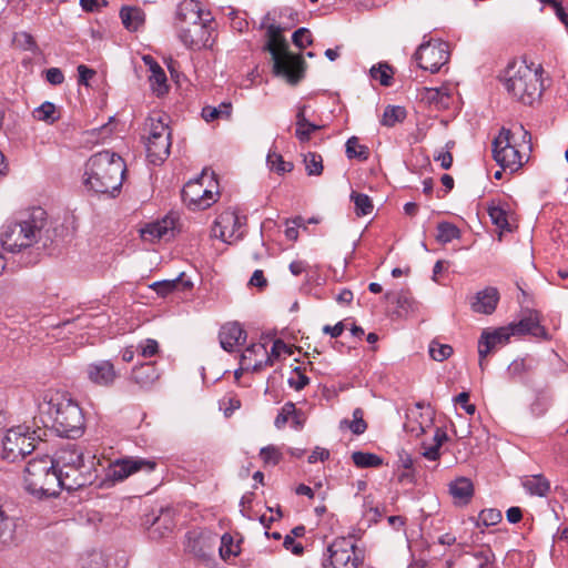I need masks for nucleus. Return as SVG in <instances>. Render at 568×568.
Listing matches in <instances>:
<instances>
[{
    "instance_id": "nucleus-1",
    "label": "nucleus",
    "mask_w": 568,
    "mask_h": 568,
    "mask_svg": "<svg viewBox=\"0 0 568 568\" xmlns=\"http://www.w3.org/2000/svg\"><path fill=\"white\" fill-rule=\"evenodd\" d=\"M49 223L47 212L42 207H33L13 221L2 225L0 241L2 247L10 253H36L47 247Z\"/></svg>"
},
{
    "instance_id": "nucleus-2",
    "label": "nucleus",
    "mask_w": 568,
    "mask_h": 568,
    "mask_svg": "<svg viewBox=\"0 0 568 568\" xmlns=\"http://www.w3.org/2000/svg\"><path fill=\"white\" fill-rule=\"evenodd\" d=\"M176 28L181 42L193 50L211 47L214 20L196 0H183L176 9Z\"/></svg>"
},
{
    "instance_id": "nucleus-3",
    "label": "nucleus",
    "mask_w": 568,
    "mask_h": 568,
    "mask_svg": "<svg viewBox=\"0 0 568 568\" xmlns=\"http://www.w3.org/2000/svg\"><path fill=\"white\" fill-rule=\"evenodd\" d=\"M124 173L123 159L105 150L91 155L85 162L83 184L94 193L114 195L122 186Z\"/></svg>"
},
{
    "instance_id": "nucleus-4",
    "label": "nucleus",
    "mask_w": 568,
    "mask_h": 568,
    "mask_svg": "<svg viewBox=\"0 0 568 568\" xmlns=\"http://www.w3.org/2000/svg\"><path fill=\"white\" fill-rule=\"evenodd\" d=\"M291 26L276 23L275 19L271 18V13H267L262 21L267 37L265 50L272 55L274 73L284 78L288 83L296 84L304 75L305 61L301 55L288 51V44L282 36V32Z\"/></svg>"
},
{
    "instance_id": "nucleus-5",
    "label": "nucleus",
    "mask_w": 568,
    "mask_h": 568,
    "mask_svg": "<svg viewBox=\"0 0 568 568\" xmlns=\"http://www.w3.org/2000/svg\"><path fill=\"white\" fill-rule=\"evenodd\" d=\"M531 135L519 125L516 131L501 128L493 141V156L503 171H518L529 160Z\"/></svg>"
},
{
    "instance_id": "nucleus-6",
    "label": "nucleus",
    "mask_w": 568,
    "mask_h": 568,
    "mask_svg": "<svg viewBox=\"0 0 568 568\" xmlns=\"http://www.w3.org/2000/svg\"><path fill=\"white\" fill-rule=\"evenodd\" d=\"M49 415L52 427L60 436L75 438L81 436L84 427L82 409L71 398L55 394L48 402L39 405V409Z\"/></svg>"
},
{
    "instance_id": "nucleus-7",
    "label": "nucleus",
    "mask_w": 568,
    "mask_h": 568,
    "mask_svg": "<svg viewBox=\"0 0 568 568\" xmlns=\"http://www.w3.org/2000/svg\"><path fill=\"white\" fill-rule=\"evenodd\" d=\"M58 470L53 458L45 455L31 459L24 470L26 488L39 497H52L59 494Z\"/></svg>"
},
{
    "instance_id": "nucleus-8",
    "label": "nucleus",
    "mask_w": 568,
    "mask_h": 568,
    "mask_svg": "<svg viewBox=\"0 0 568 568\" xmlns=\"http://www.w3.org/2000/svg\"><path fill=\"white\" fill-rule=\"evenodd\" d=\"M505 87L508 93L526 105H531L541 95L539 74L526 64L510 65L507 69Z\"/></svg>"
},
{
    "instance_id": "nucleus-9",
    "label": "nucleus",
    "mask_w": 568,
    "mask_h": 568,
    "mask_svg": "<svg viewBox=\"0 0 568 568\" xmlns=\"http://www.w3.org/2000/svg\"><path fill=\"white\" fill-rule=\"evenodd\" d=\"M145 126L146 156L151 163L162 164L169 158L172 144L168 115L153 113L148 118Z\"/></svg>"
},
{
    "instance_id": "nucleus-10",
    "label": "nucleus",
    "mask_w": 568,
    "mask_h": 568,
    "mask_svg": "<svg viewBox=\"0 0 568 568\" xmlns=\"http://www.w3.org/2000/svg\"><path fill=\"white\" fill-rule=\"evenodd\" d=\"M38 436L27 425L9 428L1 438V457L16 463L36 449Z\"/></svg>"
},
{
    "instance_id": "nucleus-11",
    "label": "nucleus",
    "mask_w": 568,
    "mask_h": 568,
    "mask_svg": "<svg viewBox=\"0 0 568 568\" xmlns=\"http://www.w3.org/2000/svg\"><path fill=\"white\" fill-rule=\"evenodd\" d=\"M363 557L353 537H337L327 547L323 568H358Z\"/></svg>"
},
{
    "instance_id": "nucleus-12",
    "label": "nucleus",
    "mask_w": 568,
    "mask_h": 568,
    "mask_svg": "<svg viewBox=\"0 0 568 568\" xmlns=\"http://www.w3.org/2000/svg\"><path fill=\"white\" fill-rule=\"evenodd\" d=\"M245 215H241L235 209H227L216 217L212 233L213 236L222 242L233 244L241 241L246 233Z\"/></svg>"
},
{
    "instance_id": "nucleus-13",
    "label": "nucleus",
    "mask_w": 568,
    "mask_h": 568,
    "mask_svg": "<svg viewBox=\"0 0 568 568\" xmlns=\"http://www.w3.org/2000/svg\"><path fill=\"white\" fill-rule=\"evenodd\" d=\"M205 171L199 179L189 181L182 190V200L191 210H205L217 201L219 192L204 185Z\"/></svg>"
},
{
    "instance_id": "nucleus-14",
    "label": "nucleus",
    "mask_w": 568,
    "mask_h": 568,
    "mask_svg": "<svg viewBox=\"0 0 568 568\" xmlns=\"http://www.w3.org/2000/svg\"><path fill=\"white\" fill-rule=\"evenodd\" d=\"M155 466L154 460L141 457L119 458L108 466L103 483H119L141 470L151 473Z\"/></svg>"
},
{
    "instance_id": "nucleus-15",
    "label": "nucleus",
    "mask_w": 568,
    "mask_h": 568,
    "mask_svg": "<svg viewBox=\"0 0 568 568\" xmlns=\"http://www.w3.org/2000/svg\"><path fill=\"white\" fill-rule=\"evenodd\" d=\"M94 459L95 457L92 456L88 458V465L58 470L59 491L61 489L77 490L94 483L98 477Z\"/></svg>"
},
{
    "instance_id": "nucleus-16",
    "label": "nucleus",
    "mask_w": 568,
    "mask_h": 568,
    "mask_svg": "<svg viewBox=\"0 0 568 568\" xmlns=\"http://www.w3.org/2000/svg\"><path fill=\"white\" fill-rule=\"evenodd\" d=\"M415 60L419 68L435 73L449 60L448 43L444 41L422 43L415 52Z\"/></svg>"
},
{
    "instance_id": "nucleus-17",
    "label": "nucleus",
    "mask_w": 568,
    "mask_h": 568,
    "mask_svg": "<svg viewBox=\"0 0 568 568\" xmlns=\"http://www.w3.org/2000/svg\"><path fill=\"white\" fill-rule=\"evenodd\" d=\"M85 374L92 384L102 387L112 386L119 377L113 363L108 359H99L88 364Z\"/></svg>"
},
{
    "instance_id": "nucleus-18",
    "label": "nucleus",
    "mask_w": 568,
    "mask_h": 568,
    "mask_svg": "<svg viewBox=\"0 0 568 568\" xmlns=\"http://www.w3.org/2000/svg\"><path fill=\"white\" fill-rule=\"evenodd\" d=\"M240 365L241 369L260 372L266 366H272L273 361L268 356V351L264 344L254 343L243 351Z\"/></svg>"
},
{
    "instance_id": "nucleus-19",
    "label": "nucleus",
    "mask_w": 568,
    "mask_h": 568,
    "mask_svg": "<svg viewBox=\"0 0 568 568\" xmlns=\"http://www.w3.org/2000/svg\"><path fill=\"white\" fill-rule=\"evenodd\" d=\"M511 336L510 329L507 327H499L493 332L484 331L478 341V354L480 357L479 365L483 367V359L494 349L508 343Z\"/></svg>"
},
{
    "instance_id": "nucleus-20",
    "label": "nucleus",
    "mask_w": 568,
    "mask_h": 568,
    "mask_svg": "<svg viewBox=\"0 0 568 568\" xmlns=\"http://www.w3.org/2000/svg\"><path fill=\"white\" fill-rule=\"evenodd\" d=\"M175 220L171 216L146 224L141 230V236L144 241L155 242L160 240H170L174 236Z\"/></svg>"
},
{
    "instance_id": "nucleus-21",
    "label": "nucleus",
    "mask_w": 568,
    "mask_h": 568,
    "mask_svg": "<svg viewBox=\"0 0 568 568\" xmlns=\"http://www.w3.org/2000/svg\"><path fill=\"white\" fill-rule=\"evenodd\" d=\"M499 292L496 287L488 286L478 291L470 301V307L475 313L490 315L495 312L499 302Z\"/></svg>"
},
{
    "instance_id": "nucleus-22",
    "label": "nucleus",
    "mask_w": 568,
    "mask_h": 568,
    "mask_svg": "<svg viewBox=\"0 0 568 568\" xmlns=\"http://www.w3.org/2000/svg\"><path fill=\"white\" fill-rule=\"evenodd\" d=\"M219 339L221 347L231 353L246 341V332L237 322L226 323L220 329Z\"/></svg>"
},
{
    "instance_id": "nucleus-23",
    "label": "nucleus",
    "mask_w": 568,
    "mask_h": 568,
    "mask_svg": "<svg viewBox=\"0 0 568 568\" xmlns=\"http://www.w3.org/2000/svg\"><path fill=\"white\" fill-rule=\"evenodd\" d=\"M424 405L417 403L414 408L407 413V420L404 425L405 429L418 437L426 433V429L432 425V414L427 413L425 416L422 413Z\"/></svg>"
},
{
    "instance_id": "nucleus-24",
    "label": "nucleus",
    "mask_w": 568,
    "mask_h": 568,
    "mask_svg": "<svg viewBox=\"0 0 568 568\" xmlns=\"http://www.w3.org/2000/svg\"><path fill=\"white\" fill-rule=\"evenodd\" d=\"M57 470H61L69 467L88 465V460L84 459L83 452L75 445L68 444L61 448L55 458L53 459Z\"/></svg>"
},
{
    "instance_id": "nucleus-25",
    "label": "nucleus",
    "mask_w": 568,
    "mask_h": 568,
    "mask_svg": "<svg viewBox=\"0 0 568 568\" xmlns=\"http://www.w3.org/2000/svg\"><path fill=\"white\" fill-rule=\"evenodd\" d=\"M160 378V373L158 372L155 365L153 363H144L139 366L133 367L131 373V379L141 388V389H150Z\"/></svg>"
},
{
    "instance_id": "nucleus-26",
    "label": "nucleus",
    "mask_w": 568,
    "mask_h": 568,
    "mask_svg": "<svg viewBox=\"0 0 568 568\" xmlns=\"http://www.w3.org/2000/svg\"><path fill=\"white\" fill-rule=\"evenodd\" d=\"M192 286L193 283L190 280H184V273H180V275L173 280H163L152 283L150 288L158 295L165 297L175 291H187L192 288Z\"/></svg>"
},
{
    "instance_id": "nucleus-27",
    "label": "nucleus",
    "mask_w": 568,
    "mask_h": 568,
    "mask_svg": "<svg viewBox=\"0 0 568 568\" xmlns=\"http://www.w3.org/2000/svg\"><path fill=\"white\" fill-rule=\"evenodd\" d=\"M186 550L199 558H204L211 549V537L204 532L190 531L186 535Z\"/></svg>"
},
{
    "instance_id": "nucleus-28",
    "label": "nucleus",
    "mask_w": 568,
    "mask_h": 568,
    "mask_svg": "<svg viewBox=\"0 0 568 568\" xmlns=\"http://www.w3.org/2000/svg\"><path fill=\"white\" fill-rule=\"evenodd\" d=\"M449 494L456 504L467 505L474 495V485L467 477H458L449 484Z\"/></svg>"
},
{
    "instance_id": "nucleus-29",
    "label": "nucleus",
    "mask_w": 568,
    "mask_h": 568,
    "mask_svg": "<svg viewBox=\"0 0 568 568\" xmlns=\"http://www.w3.org/2000/svg\"><path fill=\"white\" fill-rule=\"evenodd\" d=\"M508 328L513 335L531 334L537 337H546L545 328L539 324L537 315H530L518 323L510 324Z\"/></svg>"
},
{
    "instance_id": "nucleus-30",
    "label": "nucleus",
    "mask_w": 568,
    "mask_h": 568,
    "mask_svg": "<svg viewBox=\"0 0 568 568\" xmlns=\"http://www.w3.org/2000/svg\"><path fill=\"white\" fill-rule=\"evenodd\" d=\"M524 489L531 496L545 497L550 491V483L542 475H527L520 479Z\"/></svg>"
},
{
    "instance_id": "nucleus-31",
    "label": "nucleus",
    "mask_w": 568,
    "mask_h": 568,
    "mask_svg": "<svg viewBox=\"0 0 568 568\" xmlns=\"http://www.w3.org/2000/svg\"><path fill=\"white\" fill-rule=\"evenodd\" d=\"M120 18L129 31H136L144 23V12L136 7H122Z\"/></svg>"
},
{
    "instance_id": "nucleus-32",
    "label": "nucleus",
    "mask_w": 568,
    "mask_h": 568,
    "mask_svg": "<svg viewBox=\"0 0 568 568\" xmlns=\"http://www.w3.org/2000/svg\"><path fill=\"white\" fill-rule=\"evenodd\" d=\"M232 113V104L230 102H222L217 106L206 105L202 109V118L206 122L216 119H229Z\"/></svg>"
},
{
    "instance_id": "nucleus-33",
    "label": "nucleus",
    "mask_w": 568,
    "mask_h": 568,
    "mask_svg": "<svg viewBox=\"0 0 568 568\" xmlns=\"http://www.w3.org/2000/svg\"><path fill=\"white\" fill-rule=\"evenodd\" d=\"M407 112L404 106L387 105L384 110L381 123L384 126L392 128L406 119Z\"/></svg>"
},
{
    "instance_id": "nucleus-34",
    "label": "nucleus",
    "mask_w": 568,
    "mask_h": 568,
    "mask_svg": "<svg viewBox=\"0 0 568 568\" xmlns=\"http://www.w3.org/2000/svg\"><path fill=\"white\" fill-rule=\"evenodd\" d=\"M352 460L358 468H375L383 465V459L373 453L354 452Z\"/></svg>"
},
{
    "instance_id": "nucleus-35",
    "label": "nucleus",
    "mask_w": 568,
    "mask_h": 568,
    "mask_svg": "<svg viewBox=\"0 0 568 568\" xmlns=\"http://www.w3.org/2000/svg\"><path fill=\"white\" fill-rule=\"evenodd\" d=\"M33 116L38 121L53 124L59 119V112L52 102L45 101L34 109Z\"/></svg>"
},
{
    "instance_id": "nucleus-36",
    "label": "nucleus",
    "mask_w": 568,
    "mask_h": 568,
    "mask_svg": "<svg viewBox=\"0 0 568 568\" xmlns=\"http://www.w3.org/2000/svg\"><path fill=\"white\" fill-rule=\"evenodd\" d=\"M384 298L386 301H389V302L396 304V306L399 310H403L404 312L410 311L413 308V305H414L413 297L408 293H406L404 291L387 292L384 295Z\"/></svg>"
},
{
    "instance_id": "nucleus-37",
    "label": "nucleus",
    "mask_w": 568,
    "mask_h": 568,
    "mask_svg": "<svg viewBox=\"0 0 568 568\" xmlns=\"http://www.w3.org/2000/svg\"><path fill=\"white\" fill-rule=\"evenodd\" d=\"M81 568H106V559L101 551L91 550L80 558Z\"/></svg>"
},
{
    "instance_id": "nucleus-38",
    "label": "nucleus",
    "mask_w": 568,
    "mask_h": 568,
    "mask_svg": "<svg viewBox=\"0 0 568 568\" xmlns=\"http://www.w3.org/2000/svg\"><path fill=\"white\" fill-rule=\"evenodd\" d=\"M460 236L459 229L449 223V222H442L437 225V235L436 239L438 242L446 244L452 242L455 239H458Z\"/></svg>"
},
{
    "instance_id": "nucleus-39",
    "label": "nucleus",
    "mask_w": 568,
    "mask_h": 568,
    "mask_svg": "<svg viewBox=\"0 0 568 568\" xmlns=\"http://www.w3.org/2000/svg\"><path fill=\"white\" fill-rule=\"evenodd\" d=\"M351 200L355 204V212L358 216L368 215L373 212L374 205L368 195L364 193L352 192Z\"/></svg>"
},
{
    "instance_id": "nucleus-40",
    "label": "nucleus",
    "mask_w": 568,
    "mask_h": 568,
    "mask_svg": "<svg viewBox=\"0 0 568 568\" xmlns=\"http://www.w3.org/2000/svg\"><path fill=\"white\" fill-rule=\"evenodd\" d=\"M488 215L493 224L496 225L498 229L509 231L507 212L505 209L493 203L488 206Z\"/></svg>"
},
{
    "instance_id": "nucleus-41",
    "label": "nucleus",
    "mask_w": 568,
    "mask_h": 568,
    "mask_svg": "<svg viewBox=\"0 0 568 568\" xmlns=\"http://www.w3.org/2000/svg\"><path fill=\"white\" fill-rule=\"evenodd\" d=\"M305 170L308 175H321L323 173V159L315 152H308L304 155Z\"/></svg>"
},
{
    "instance_id": "nucleus-42",
    "label": "nucleus",
    "mask_w": 568,
    "mask_h": 568,
    "mask_svg": "<svg viewBox=\"0 0 568 568\" xmlns=\"http://www.w3.org/2000/svg\"><path fill=\"white\" fill-rule=\"evenodd\" d=\"M346 155L348 159L366 160L368 158V149L359 144L356 136H352L346 142Z\"/></svg>"
},
{
    "instance_id": "nucleus-43",
    "label": "nucleus",
    "mask_w": 568,
    "mask_h": 568,
    "mask_svg": "<svg viewBox=\"0 0 568 568\" xmlns=\"http://www.w3.org/2000/svg\"><path fill=\"white\" fill-rule=\"evenodd\" d=\"M267 164L272 171L280 174L291 172L293 170V163L284 161L282 155L276 152L268 153Z\"/></svg>"
},
{
    "instance_id": "nucleus-44",
    "label": "nucleus",
    "mask_w": 568,
    "mask_h": 568,
    "mask_svg": "<svg viewBox=\"0 0 568 568\" xmlns=\"http://www.w3.org/2000/svg\"><path fill=\"white\" fill-rule=\"evenodd\" d=\"M363 416H364L363 410L361 408H356L353 412V420L352 422L343 420L341 423V426H343L345 424L348 426V428L352 430L353 434L362 435L367 428V424L364 420Z\"/></svg>"
},
{
    "instance_id": "nucleus-45",
    "label": "nucleus",
    "mask_w": 568,
    "mask_h": 568,
    "mask_svg": "<svg viewBox=\"0 0 568 568\" xmlns=\"http://www.w3.org/2000/svg\"><path fill=\"white\" fill-rule=\"evenodd\" d=\"M149 81L151 84L152 90L158 95H163L168 92L169 85H168V79L164 70L156 71L154 74L149 75Z\"/></svg>"
},
{
    "instance_id": "nucleus-46",
    "label": "nucleus",
    "mask_w": 568,
    "mask_h": 568,
    "mask_svg": "<svg viewBox=\"0 0 568 568\" xmlns=\"http://www.w3.org/2000/svg\"><path fill=\"white\" fill-rule=\"evenodd\" d=\"M453 354V347L447 344H440L433 341L429 344V355L434 361L443 362Z\"/></svg>"
},
{
    "instance_id": "nucleus-47",
    "label": "nucleus",
    "mask_w": 568,
    "mask_h": 568,
    "mask_svg": "<svg viewBox=\"0 0 568 568\" xmlns=\"http://www.w3.org/2000/svg\"><path fill=\"white\" fill-rule=\"evenodd\" d=\"M371 75L374 80L379 81L382 85L387 87L392 82L393 72L388 64L379 63L371 69Z\"/></svg>"
},
{
    "instance_id": "nucleus-48",
    "label": "nucleus",
    "mask_w": 568,
    "mask_h": 568,
    "mask_svg": "<svg viewBox=\"0 0 568 568\" xmlns=\"http://www.w3.org/2000/svg\"><path fill=\"white\" fill-rule=\"evenodd\" d=\"M260 456L266 465H277L282 459V453L273 445L263 447L260 452Z\"/></svg>"
},
{
    "instance_id": "nucleus-49",
    "label": "nucleus",
    "mask_w": 568,
    "mask_h": 568,
    "mask_svg": "<svg viewBox=\"0 0 568 568\" xmlns=\"http://www.w3.org/2000/svg\"><path fill=\"white\" fill-rule=\"evenodd\" d=\"M501 518V511L496 508H487L479 513V519L486 527L497 525Z\"/></svg>"
},
{
    "instance_id": "nucleus-50",
    "label": "nucleus",
    "mask_w": 568,
    "mask_h": 568,
    "mask_svg": "<svg viewBox=\"0 0 568 568\" xmlns=\"http://www.w3.org/2000/svg\"><path fill=\"white\" fill-rule=\"evenodd\" d=\"M293 414H295V405L292 402L285 403L274 420L275 427L283 428Z\"/></svg>"
},
{
    "instance_id": "nucleus-51",
    "label": "nucleus",
    "mask_w": 568,
    "mask_h": 568,
    "mask_svg": "<svg viewBox=\"0 0 568 568\" xmlns=\"http://www.w3.org/2000/svg\"><path fill=\"white\" fill-rule=\"evenodd\" d=\"M13 43L23 50L33 51L37 48L33 37L24 31L14 33Z\"/></svg>"
},
{
    "instance_id": "nucleus-52",
    "label": "nucleus",
    "mask_w": 568,
    "mask_h": 568,
    "mask_svg": "<svg viewBox=\"0 0 568 568\" xmlns=\"http://www.w3.org/2000/svg\"><path fill=\"white\" fill-rule=\"evenodd\" d=\"M293 43L300 49L311 45L313 42L312 34L308 29L300 28L292 36Z\"/></svg>"
},
{
    "instance_id": "nucleus-53",
    "label": "nucleus",
    "mask_w": 568,
    "mask_h": 568,
    "mask_svg": "<svg viewBox=\"0 0 568 568\" xmlns=\"http://www.w3.org/2000/svg\"><path fill=\"white\" fill-rule=\"evenodd\" d=\"M320 129L321 126L314 123H311L302 128H296L295 136L301 143H306L311 140L312 134Z\"/></svg>"
},
{
    "instance_id": "nucleus-54",
    "label": "nucleus",
    "mask_w": 568,
    "mask_h": 568,
    "mask_svg": "<svg viewBox=\"0 0 568 568\" xmlns=\"http://www.w3.org/2000/svg\"><path fill=\"white\" fill-rule=\"evenodd\" d=\"M551 405V399L546 396H538L531 404V412L536 416H542Z\"/></svg>"
},
{
    "instance_id": "nucleus-55",
    "label": "nucleus",
    "mask_w": 568,
    "mask_h": 568,
    "mask_svg": "<svg viewBox=\"0 0 568 568\" xmlns=\"http://www.w3.org/2000/svg\"><path fill=\"white\" fill-rule=\"evenodd\" d=\"M220 555L222 558L226 559L231 556L237 555V550L234 549L232 537L229 535H224L221 538V547Z\"/></svg>"
},
{
    "instance_id": "nucleus-56",
    "label": "nucleus",
    "mask_w": 568,
    "mask_h": 568,
    "mask_svg": "<svg viewBox=\"0 0 568 568\" xmlns=\"http://www.w3.org/2000/svg\"><path fill=\"white\" fill-rule=\"evenodd\" d=\"M294 373L295 376L288 379V384L292 388L301 390L310 383V379L306 375L302 373L300 367H296L294 369Z\"/></svg>"
},
{
    "instance_id": "nucleus-57",
    "label": "nucleus",
    "mask_w": 568,
    "mask_h": 568,
    "mask_svg": "<svg viewBox=\"0 0 568 568\" xmlns=\"http://www.w3.org/2000/svg\"><path fill=\"white\" fill-rule=\"evenodd\" d=\"M140 354L143 357H152L159 351V344L155 339H146L138 346Z\"/></svg>"
},
{
    "instance_id": "nucleus-58",
    "label": "nucleus",
    "mask_w": 568,
    "mask_h": 568,
    "mask_svg": "<svg viewBox=\"0 0 568 568\" xmlns=\"http://www.w3.org/2000/svg\"><path fill=\"white\" fill-rule=\"evenodd\" d=\"M282 353L292 355L293 351L282 339H275L268 356H271L272 361L274 362V359L278 358Z\"/></svg>"
},
{
    "instance_id": "nucleus-59",
    "label": "nucleus",
    "mask_w": 568,
    "mask_h": 568,
    "mask_svg": "<svg viewBox=\"0 0 568 568\" xmlns=\"http://www.w3.org/2000/svg\"><path fill=\"white\" fill-rule=\"evenodd\" d=\"M95 70L84 65V64H80L78 65V82L79 84L81 85H85L88 87L89 85V81L95 75Z\"/></svg>"
},
{
    "instance_id": "nucleus-60",
    "label": "nucleus",
    "mask_w": 568,
    "mask_h": 568,
    "mask_svg": "<svg viewBox=\"0 0 568 568\" xmlns=\"http://www.w3.org/2000/svg\"><path fill=\"white\" fill-rule=\"evenodd\" d=\"M45 79L50 84L59 85L64 81V75L59 68H50L45 72Z\"/></svg>"
},
{
    "instance_id": "nucleus-61",
    "label": "nucleus",
    "mask_w": 568,
    "mask_h": 568,
    "mask_svg": "<svg viewBox=\"0 0 568 568\" xmlns=\"http://www.w3.org/2000/svg\"><path fill=\"white\" fill-rule=\"evenodd\" d=\"M434 160L440 163L442 169L448 170L453 164V155L449 150H442L434 155Z\"/></svg>"
},
{
    "instance_id": "nucleus-62",
    "label": "nucleus",
    "mask_w": 568,
    "mask_h": 568,
    "mask_svg": "<svg viewBox=\"0 0 568 568\" xmlns=\"http://www.w3.org/2000/svg\"><path fill=\"white\" fill-rule=\"evenodd\" d=\"M468 400L469 394L466 392L458 394L455 398V402L460 404L467 414L473 415L476 410V407L473 404H468Z\"/></svg>"
},
{
    "instance_id": "nucleus-63",
    "label": "nucleus",
    "mask_w": 568,
    "mask_h": 568,
    "mask_svg": "<svg viewBox=\"0 0 568 568\" xmlns=\"http://www.w3.org/2000/svg\"><path fill=\"white\" fill-rule=\"evenodd\" d=\"M106 4V0H80L81 8L87 12H93L101 6L105 7Z\"/></svg>"
},
{
    "instance_id": "nucleus-64",
    "label": "nucleus",
    "mask_w": 568,
    "mask_h": 568,
    "mask_svg": "<svg viewBox=\"0 0 568 568\" xmlns=\"http://www.w3.org/2000/svg\"><path fill=\"white\" fill-rule=\"evenodd\" d=\"M283 546L286 550L292 551L294 555H302L304 548L301 544L295 542L294 538L291 536H285Z\"/></svg>"
}]
</instances>
